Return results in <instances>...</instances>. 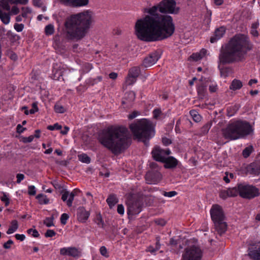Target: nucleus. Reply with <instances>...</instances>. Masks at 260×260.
<instances>
[{
	"label": "nucleus",
	"instance_id": "nucleus-55",
	"mask_svg": "<svg viewBox=\"0 0 260 260\" xmlns=\"http://www.w3.org/2000/svg\"><path fill=\"white\" fill-rule=\"evenodd\" d=\"M2 201L5 202V206H8L10 203L9 199L7 196L4 193L3 196L1 198Z\"/></svg>",
	"mask_w": 260,
	"mask_h": 260
},
{
	"label": "nucleus",
	"instance_id": "nucleus-54",
	"mask_svg": "<svg viewBox=\"0 0 260 260\" xmlns=\"http://www.w3.org/2000/svg\"><path fill=\"white\" fill-rule=\"evenodd\" d=\"M177 194V193L175 191H169V192H166V191L164 192V195L165 197H169V198L173 197L176 196Z\"/></svg>",
	"mask_w": 260,
	"mask_h": 260
},
{
	"label": "nucleus",
	"instance_id": "nucleus-53",
	"mask_svg": "<svg viewBox=\"0 0 260 260\" xmlns=\"http://www.w3.org/2000/svg\"><path fill=\"white\" fill-rule=\"evenodd\" d=\"M34 139V136L33 135L29 136L28 137H23L22 138V142L24 143H27L31 142Z\"/></svg>",
	"mask_w": 260,
	"mask_h": 260
},
{
	"label": "nucleus",
	"instance_id": "nucleus-32",
	"mask_svg": "<svg viewBox=\"0 0 260 260\" xmlns=\"http://www.w3.org/2000/svg\"><path fill=\"white\" fill-rule=\"evenodd\" d=\"M212 124V122L211 121L208 122L205 124H204L201 129V133L202 135H206L209 129H210Z\"/></svg>",
	"mask_w": 260,
	"mask_h": 260
},
{
	"label": "nucleus",
	"instance_id": "nucleus-62",
	"mask_svg": "<svg viewBox=\"0 0 260 260\" xmlns=\"http://www.w3.org/2000/svg\"><path fill=\"white\" fill-rule=\"evenodd\" d=\"M162 143L164 145L168 146L171 144L172 142L170 139L164 137L162 138Z\"/></svg>",
	"mask_w": 260,
	"mask_h": 260
},
{
	"label": "nucleus",
	"instance_id": "nucleus-10",
	"mask_svg": "<svg viewBox=\"0 0 260 260\" xmlns=\"http://www.w3.org/2000/svg\"><path fill=\"white\" fill-rule=\"evenodd\" d=\"M240 196L246 199H252L260 195L259 190L253 185L246 182L238 183Z\"/></svg>",
	"mask_w": 260,
	"mask_h": 260
},
{
	"label": "nucleus",
	"instance_id": "nucleus-51",
	"mask_svg": "<svg viewBox=\"0 0 260 260\" xmlns=\"http://www.w3.org/2000/svg\"><path fill=\"white\" fill-rule=\"evenodd\" d=\"M24 28V25L22 23L18 24V23H15L14 24V28L15 29L18 31L20 32L22 31Z\"/></svg>",
	"mask_w": 260,
	"mask_h": 260
},
{
	"label": "nucleus",
	"instance_id": "nucleus-11",
	"mask_svg": "<svg viewBox=\"0 0 260 260\" xmlns=\"http://www.w3.org/2000/svg\"><path fill=\"white\" fill-rule=\"evenodd\" d=\"M202 256L203 251L201 248L192 245L185 248L181 260H201Z\"/></svg>",
	"mask_w": 260,
	"mask_h": 260
},
{
	"label": "nucleus",
	"instance_id": "nucleus-9",
	"mask_svg": "<svg viewBox=\"0 0 260 260\" xmlns=\"http://www.w3.org/2000/svg\"><path fill=\"white\" fill-rule=\"evenodd\" d=\"M127 206V214L128 215H135L139 214L143 205V199L142 197L136 194H130L126 201Z\"/></svg>",
	"mask_w": 260,
	"mask_h": 260
},
{
	"label": "nucleus",
	"instance_id": "nucleus-59",
	"mask_svg": "<svg viewBox=\"0 0 260 260\" xmlns=\"http://www.w3.org/2000/svg\"><path fill=\"white\" fill-rule=\"evenodd\" d=\"M69 247L62 248L60 249V254L62 255H69Z\"/></svg>",
	"mask_w": 260,
	"mask_h": 260
},
{
	"label": "nucleus",
	"instance_id": "nucleus-39",
	"mask_svg": "<svg viewBox=\"0 0 260 260\" xmlns=\"http://www.w3.org/2000/svg\"><path fill=\"white\" fill-rule=\"evenodd\" d=\"M53 220V215H52V216L50 217H46V219L44 220V224H45L47 227L54 226Z\"/></svg>",
	"mask_w": 260,
	"mask_h": 260
},
{
	"label": "nucleus",
	"instance_id": "nucleus-29",
	"mask_svg": "<svg viewBox=\"0 0 260 260\" xmlns=\"http://www.w3.org/2000/svg\"><path fill=\"white\" fill-rule=\"evenodd\" d=\"M40 204H47L49 202V199L47 198L46 195L42 193L38 194L36 197Z\"/></svg>",
	"mask_w": 260,
	"mask_h": 260
},
{
	"label": "nucleus",
	"instance_id": "nucleus-24",
	"mask_svg": "<svg viewBox=\"0 0 260 260\" xmlns=\"http://www.w3.org/2000/svg\"><path fill=\"white\" fill-rule=\"evenodd\" d=\"M197 91L200 99H203L206 98L207 95V85L204 83H202L198 87Z\"/></svg>",
	"mask_w": 260,
	"mask_h": 260
},
{
	"label": "nucleus",
	"instance_id": "nucleus-49",
	"mask_svg": "<svg viewBox=\"0 0 260 260\" xmlns=\"http://www.w3.org/2000/svg\"><path fill=\"white\" fill-rule=\"evenodd\" d=\"M22 16L23 17L26 18L27 17V15L28 13H30L31 12V9L28 7H22Z\"/></svg>",
	"mask_w": 260,
	"mask_h": 260
},
{
	"label": "nucleus",
	"instance_id": "nucleus-63",
	"mask_svg": "<svg viewBox=\"0 0 260 260\" xmlns=\"http://www.w3.org/2000/svg\"><path fill=\"white\" fill-rule=\"evenodd\" d=\"M69 196V192L67 190H65L62 194L61 200L63 201L67 202V199Z\"/></svg>",
	"mask_w": 260,
	"mask_h": 260
},
{
	"label": "nucleus",
	"instance_id": "nucleus-61",
	"mask_svg": "<svg viewBox=\"0 0 260 260\" xmlns=\"http://www.w3.org/2000/svg\"><path fill=\"white\" fill-rule=\"evenodd\" d=\"M117 212L120 214V215H122L124 214V207L122 205L119 204L117 206Z\"/></svg>",
	"mask_w": 260,
	"mask_h": 260
},
{
	"label": "nucleus",
	"instance_id": "nucleus-16",
	"mask_svg": "<svg viewBox=\"0 0 260 260\" xmlns=\"http://www.w3.org/2000/svg\"><path fill=\"white\" fill-rule=\"evenodd\" d=\"M160 58V55L157 51H154L145 57L142 65L145 68H149L154 64Z\"/></svg>",
	"mask_w": 260,
	"mask_h": 260
},
{
	"label": "nucleus",
	"instance_id": "nucleus-48",
	"mask_svg": "<svg viewBox=\"0 0 260 260\" xmlns=\"http://www.w3.org/2000/svg\"><path fill=\"white\" fill-rule=\"evenodd\" d=\"M28 193L30 196H35L36 193V187L34 185H30L28 187Z\"/></svg>",
	"mask_w": 260,
	"mask_h": 260
},
{
	"label": "nucleus",
	"instance_id": "nucleus-64",
	"mask_svg": "<svg viewBox=\"0 0 260 260\" xmlns=\"http://www.w3.org/2000/svg\"><path fill=\"white\" fill-rule=\"evenodd\" d=\"M161 113V112L159 109H154L153 111V117L155 119H157L158 117L160 115Z\"/></svg>",
	"mask_w": 260,
	"mask_h": 260
},
{
	"label": "nucleus",
	"instance_id": "nucleus-23",
	"mask_svg": "<svg viewBox=\"0 0 260 260\" xmlns=\"http://www.w3.org/2000/svg\"><path fill=\"white\" fill-rule=\"evenodd\" d=\"M248 255L252 260H260V247L255 249H249Z\"/></svg>",
	"mask_w": 260,
	"mask_h": 260
},
{
	"label": "nucleus",
	"instance_id": "nucleus-58",
	"mask_svg": "<svg viewBox=\"0 0 260 260\" xmlns=\"http://www.w3.org/2000/svg\"><path fill=\"white\" fill-rule=\"evenodd\" d=\"M140 114V112L137 111H133L131 114H129L128 116V118L129 119H133L136 117L138 115Z\"/></svg>",
	"mask_w": 260,
	"mask_h": 260
},
{
	"label": "nucleus",
	"instance_id": "nucleus-42",
	"mask_svg": "<svg viewBox=\"0 0 260 260\" xmlns=\"http://www.w3.org/2000/svg\"><path fill=\"white\" fill-rule=\"evenodd\" d=\"M9 3H10L7 0H3L1 2V6L3 9L6 10L7 11H10V6Z\"/></svg>",
	"mask_w": 260,
	"mask_h": 260
},
{
	"label": "nucleus",
	"instance_id": "nucleus-14",
	"mask_svg": "<svg viewBox=\"0 0 260 260\" xmlns=\"http://www.w3.org/2000/svg\"><path fill=\"white\" fill-rule=\"evenodd\" d=\"M161 174L157 170H150L145 175V179L148 184H156L161 180Z\"/></svg>",
	"mask_w": 260,
	"mask_h": 260
},
{
	"label": "nucleus",
	"instance_id": "nucleus-36",
	"mask_svg": "<svg viewBox=\"0 0 260 260\" xmlns=\"http://www.w3.org/2000/svg\"><path fill=\"white\" fill-rule=\"evenodd\" d=\"M206 52V50L205 49H203L201 52V53H193L191 56L190 57L195 61H198L199 60H200L202 59L203 57V55L201 54V53H203V54H204Z\"/></svg>",
	"mask_w": 260,
	"mask_h": 260
},
{
	"label": "nucleus",
	"instance_id": "nucleus-38",
	"mask_svg": "<svg viewBox=\"0 0 260 260\" xmlns=\"http://www.w3.org/2000/svg\"><path fill=\"white\" fill-rule=\"evenodd\" d=\"M54 111L57 113H63L66 112V109L63 106L56 103L54 106Z\"/></svg>",
	"mask_w": 260,
	"mask_h": 260
},
{
	"label": "nucleus",
	"instance_id": "nucleus-19",
	"mask_svg": "<svg viewBox=\"0 0 260 260\" xmlns=\"http://www.w3.org/2000/svg\"><path fill=\"white\" fill-rule=\"evenodd\" d=\"M246 173L258 175L260 174V161L252 162L245 167Z\"/></svg>",
	"mask_w": 260,
	"mask_h": 260
},
{
	"label": "nucleus",
	"instance_id": "nucleus-44",
	"mask_svg": "<svg viewBox=\"0 0 260 260\" xmlns=\"http://www.w3.org/2000/svg\"><path fill=\"white\" fill-rule=\"evenodd\" d=\"M11 4H21L26 5L27 4L28 0H7Z\"/></svg>",
	"mask_w": 260,
	"mask_h": 260
},
{
	"label": "nucleus",
	"instance_id": "nucleus-43",
	"mask_svg": "<svg viewBox=\"0 0 260 260\" xmlns=\"http://www.w3.org/2000/svg\"><path fill=\"white\" fill-rule=\"evenodd\" d=\"M69 198L67 202V204L68 207H71L72 205L73 201H74V197L75 196V193L74 191L72 192L69 194Z\"/></svg>",
	"mask_w": 260,
	"mask_h": 260
},
{
	"label": "nucleus",
	"instance_id": "nucleus-4",
	"mask_svg": "<svg viewBox=\"0 0 260 260\" xmlns=\"http://www.w3.org/2000/svg\"><path fill=\"white\" fill-rule=\"evenodd\" d=\"M221 132L225 139L232 141L249 135L253 132V128L249 122L238 120L229 122L225 127L222 128Z\"/></svg>",
	"mask_w": 260,
	"mask_h": 260
},
{
	"label": "nucleus",
	"instance_id": "nucleus-3",
	"mask_svg": "<svg viewBox=\"0 0 260 260\" xmlns=\"http://www.w3.org/2000/svg\"><path fill=\"white\" fill-rule=\"evenodd\" d=\"M91 21V12L89 11L72 15L64 23L66 38L68 40H82L87 34Z\"/></svg>",
	"mask_w": 260,
	"mask_h": 260
},
{
	"label": "nucleus",
	"instance_id": "nucleus-35",
	"mask_svg": "<svg viewBox=\"0 0 260 260\" xmlns=\"http://www.w3.org/2000/svg\"><path fill=\"white\" fill-rule=\"evenodd\" d=\"M220 75L224 78L227 77L232 73L230 68H222L220 69Z\"/></svg>",
	"mask_w": 260,
	"mask_h": 260
},
{
	"label": "nucleus",
	"instance_id": "nucleus-22",
	"mask_svg": "<svg viewBox=\"0 0 260 260\" xmlns=\"http://www.w3.org/2000/svg\"><path fill=\"white\" fill-rule=\"evenodd\" d=\"M162 162L165 163V167L168 169L175 168L178 165V160L173 156L166 157Z\"/></svg>",
	"mask_w": 260,
	"mask_h": 260
},
{
	"label": "nucleus",
	"instance_id": "nucleus-20",
	"mask_svg": "<svg viewBox=\"0 0 260 260\" xmlns=\"http://www.w3.org/2000/svg\"><path fill=\"white\" fill-rule=\"evenodd\" d=\"M90 215V212L85 209L84 207H79L77 209V217L79 221L85 222Z\"/></svg>",
	"mask_w": 260,
	"mask_h": 260
},
{
	"label": "nucleus",
	"instance_id": "nucleus-6",
	"mask_svg": "<svg viewBox=\"0 0 260 260\" xmlns=\"http://www.w3.org/2000/svg\"><path fill=\"white\" fill-rule=\"evenodd\" d=\"M131 144V139L127 128L115 126V155L127 149Z\"/></svg>",
	"mask_w": 260,
	"mask_h": 260
},
{
	"label": "nucleus",
	"instance_id": "nucleus-41",
	"mask_svg": "<svg viewBox=\"0 0 260 260\" xmlns=\"http://www.w3.org/2000/svg\"><path fill=\"white\" fill-rule=\"evenodd\" d=\"M106 202L110 209L114 207V194H111L107 198Z\"/></svg>",
	"mask_w": 260,
	"mask_h": 260
},
{
	"label": "nucleus",
	"instance_id": "nucleus-46",
	"mask_svg": "<svg viewBox=\"0 0 260 260\" xmlns=\"http://www.w3.org/2000/svg\"><path fill=\"white\" fill-rule=\"evenodd\" d=\"M62 128L61 125H59L58 123H55L54 125H50L47 126V129L50 131H53L54 129L60 130Z\"/></svg>",
	"mask_w": 260,
	"mask_h": 260
},
{
	"label": "nucleus",
	"instance_id": "nucleus-26",
	"mask_svg": "<svg viewBox=\"0 0 260 260\" xmlns=\"http://www.w3.org/2000/svg\"><path fill=\"white\" fill-rule=\"evenodd\" d=\"M226 194L229 197H236L238 194L240 196V191L238 187V183L237 186L235 187L229 188L226 190Z\"/></svg>",
	"mask_w": 260,
	"mask_h": 260
},
{
	"label": "nucleus",
	"instance_id": "nucleus-27",
	"mask_svg": "<svg viewBox=\"0 0 260 260\" xmlns=\"http://www.w3.org/2000/svg\"><path fill=\"white\" fill-rule=\"evenodd\" d=\"M18 228V221L16 220H13L11 222V226L7 231V234H11L15 232Z\"/></svg>",
	"mask_w": 260,
	"mask_h": 260
},
{
	"label": "nucleus",
	"instance_id": "nucleus-28",
	"mask_svg": "<svg viewBox=\"0 0 260 260\" xmlns=\"http://www.w3.org/2000/svg\"><path fill=\"white\" fill-rule=\"evenodd\" d=\"M0 18L4 24H7L10 20V14L3 12L0 10Z\"/></svg>",
	"mask_w": 260,
	"mask_h": 260
},
{
	"label": "nucleus",
	"instance_id": "nucleus-1",
	"mask_svg": "<svg viewBox=\"0 0 260 260\" xmlns=\"http://www.w3.org/2000/svg\"><path fill=\"white\" fill-rule=\"evenodd\" d=\"M159 5L149 9L150 14L138 19L135 24V34L143 41L154 42L171 37L175 31V25L171 16L156 13Z\"/></svg>",
	"mask_w": 260,
	"mask_h": 260
},
{
	"label": "nucleus",
	"instance_id": "nucleus-18",
	"mask_svg": "<svg viewBox=\"0 0 260 260\" xmlns=\"http://www.w3.org/2000/svg\"><path fill=\"white\" fill-rule=\"evenodd\" d=\"M65 5L73 7H81L87 6L89 0H59Z\"/></svg>",
	"mask_w": 260,
	"mask_h": 260
},
{
	"label": "nucleus",
	"instance_id": "nucleus-5",
	"mask_svg": "<svg viewBox=\"0 0 260 260\" xmlns=\"http://www.w3.org/2000/svg\"><path fill=\"white\" fill-rule=\"evenodd\" d=\"M129 128L133 134L134 139L143 142L147 145L149 140L155 135L154 125L147 119H141L132 123Z\"/></svg>",
	"mask_w": 260,
	"mask_h": 260
},
{
	"label": "nucleus",
	"instance_id": "nucleus-52",
	"mask_svg": "<svg viewBox=\"0 0 260 260\" xmlns=\"http://www.w3.org/2000/svg\"><path fill=\"white\" fill-rule=\"evenodd\" d=\"M100 253L101 254L106 257H109V255L107 253V250L106 248V247L105 246H102L101 248H100Z\"/></svg>",
	"mask_w": 260,
	"mask_h": 260
},
{
	"label": "nucleus",
	"instance_id": "nucleus-12",
	"mask_svg": "<svg viewBox=\"0 0 260 260\" xmlns=\"http://www.w3.org/2000/svg\"><path fill=\"white\" fill-rule=\"evenodd\" d=\"M176 3L174 0H163L159 4V11L161 13L177 14L179 8L176 7Z\"/></svg>",
	"mask_w": 260,
	"mask_h": 260
},
{
	"label": "nucleus",
	"instance_id": "nucleus-30",
	"mask_svg": "<svg viewBox=\"0 0 260 260\" xmlns=\"http://www.w3.org/2000/svg\"><path fill=\"white\" fill-rule=\"evenodd\" d=\"M74 257H79L81 255V252L78 249L74 247H69V255Z\"/></svg>",
	"mask_w": 260,
	"mask_h": 260
},
{
	"label": "nucleus",
	"instance_id": "nucleus-15",
	"mask_svg": "<svg viewBox=\"0 0 260 260\" xmlns=\"http://www.w3.org/2000/svg\"><path fill=\"white\" fill-rule=\"evenodd\" d=\"M136 93L133 91L126 92L122 101V106L125 109L132 108L134 101L135 100Z\"/></svg>",
	"mask_w": 260,
	"mask_h": 260
},
{
	"label": "nucleus",
	"instance_id": "nucleus-34",
	"mask_svg": "<svg viewBox=\"0 0 260 260\" xmlns=\"http://www.w3.org/2000/svg\"><path fill=\"white\" fill-rule=\"evenodd\" d=\"M79 160L85 164H89L90 162V158L85 153H82L78 155Z\"/></svg>",
	"mask_w": 260,
	"mask_h": 260
},
{
	"label": "nucleus",
	"instance_id": "nucleus-50",
	"mask_svg": "<svg viewBox=\"0 0 260 260\" xmlns=\"http://www.w3.org/2000/svg\"><path fill=\"white\" fill-rule=\"evenodd\" d=\"M56 235V233L52 230H47L45 234L46 237H52Z\"/></svg>",
	"mask_w": 260,
	"mask_h": 260
},
{
	"label": "nucleus",
	"instance_id": "nucleus-60",
	"mask_svg": "<svg viewBox=\"0 0 260 260\" xmlns=\"http://www.w3.org/2000/svg\"><path fill=\"white\" fill-rule=\"evenodd\" d=\"M150 167L151 168V170H157L158 171L160 170V168L158 167L157 164L154 162L150 163Z\"/></svg>",
	"mask_w": 260,
	"mask_h": 260
},
{
	"label": "nucleus",
	"instance_id": "nucleus-17",
	"mask_svg": "<svg viewBox=\"0 0 260 260\" xmlns=\"http://www.w3.org/2000/svg\"><path fill=\"white\" fill-rule=\"evenodd\" d=\"M140 74V68L138 67H134L129 70L128 77L126 79V83L128 85L133 84Z\"/></svg>",
	"mask_w": 260,
	"mask_h": 260
},
{
	"label": "nucleus",
	"instance_id": "nucleus-2",
	"mask_svg": "<svg viewBox=\"0 0 260 260\" xmlns=\"http://www.w3.org/2000/svg\"><path fill=\"white\" fill-rule=\"evenodd\" d=\"M249 38L243 34L234 36L220 50L219 61L222 64L243 61L247 52L252 49Z\"/></svg>",
	"mask_w": 260,
	"mask_h": 260
},
{
	"label": "nucleus",
	"instance_id": "nucleus-47",
	"mask_svg": "<svg viewBox=\"0 0 260 260\" xmlns=\"http://www.w3.org/2000/svg\"><path fill=\"white\" fill-rule=\"evenodd\" d=\"M69 218V216L67 213H63L60 217V222L62 224L65 225L67 223L68 219Z\"/></svg>",
	"mask_w": 260,
	"mask_h": 260
},
{
	"label": "nucleus",
	"instance_id": "nucleus-8",
	"mask_svg": "<svg viewBox=\"0 0 260 260\" xmlns=\"http://www.w3.org/2000/svg\"><path fill=\"white\" fill-rule=\"evenodd\" d=\"M99 142L114 153V126L103 129L98 136Z\"/></svg>",
	"mask_w": 260,
	"mask_h": 260
},
{
	"label": "nucleus",
	"instance_id": "nucleus-25",
	"mask_svg": "<svg viewBox=\"0 0 260 260\" xmlns=\"http://www.w3.org/2000/svg\"><path fill=\"white\" fill-rule=\"evenodd\" d=\"M243 86L242 82L237 79H234L230 86V89L233 90H236L240 89Z\"/></svg>",
	"mask_w": 260,
	"mask_h": 260
},
{
	"label": "nucleus",
	"instance_id": "nucleus-21",
	"mask_svg": "<svg viewBox=\"0 0 260 260\" xmlns=\"http://www.w3.org/2000/svg\"><path fill=\"white\" fill-rule=\"evenodd\" d=\"M225 32V28L223 26L220 27L215 29L214 36L210 38V42L213 43L222 38Z\"/></svg>",
	"mask_w": 260,
	"mask_h": 260
},
{
	"label": "nucleus",
	"instance_id": "nucleus-37",
	"mask_svg": "<svg viewBox=\"0 0 260 260\" xmlns=\"http://www.w3.org/2000/svg\"><path fill=\"white\" fill-rule=\"evenodd\" d=\"M253 147L252 146H249L248 147H246L242 152V155L244 158H247L249 157L252 152Z\"/></svg>",
	"mask_w": 260,
	"mask_h": 260
},
{
	"label": "nucleus",
	"instance_id": "nucleus-40",
	"mask_svg": "<svg viewBox=\"0 0 260 260\" xmlns=\"http://www.w3.org/2000/svg\"><path fill=\"white\" fill-rule=\"evenodd\" d=\"M45 34L47 35H51L54 32V26L52 24H48L46 26L45 28Z\"/></svg>",
	"mask_w": 260,
	"mask_h": 260
},
{
	"label": "nucleus",
	"instance_id": "nucleus-33",
	"mask_svg": "<svg viewBox=\"0 0 260 260\" xmlns=\"http://www.w3.org/2000/svg\"><path fill=\"white\" fill-rule=\"evenodd\" d=\"M189 114L195 122H198L201 121L202 117L200 114H199L197 111L194 110H191L190 111Z\"/></svg>",
	"mask_w": 260,
	"mask_h": 260
},
{
	"label": "nucleus",
	"instance_id": "nucleus-31",
	"mask_svg": "<svg viewBox=\"0 0 260 260\" xmlns=\"http://www.w3.org/2000/svg\"><path fill=\"white\" fill-rule=\"evenodd\" d=\"M53 78L54 80H60V77L63 75V71L61 69L58 70L55 68L53 70Z\"/></svg>",
	"mask_w": 260,
	"mask_h": 260
},
{
	"label": "nucleus",
	"instance_id": "nucleus-7",
	"mask_svg": "<svg viewBox=\"0 0 260 260\" xmlns=\"http://www.w3.org/2000/svg\"><path fill=\"white\" fill-rule=\"evenodd\" d=\"M210 214L216 231L221 235L227 229V224L221 207L217 204L213 205L210 210Z\"/></svg>",
	"mask_w": 260,
	"mask_h": 260
},
{
	"label": "nucleus",
	"instance_id": "nucleus-13",
	"mask_svg": "<svg viewBox=\"0 0 260 260\" xmlns=\"http://www.w3.org/2000/svg\"><path fill=\"white\" fill-rule=\"evenodd\" d=\"M170 153L171 151L169 149H162L158 146H155L151 152L153 159L156 161L162 162L166 158V156Z\"/></svg>",
	"mask_w": 260,
	"mask_h": 260
},
{
	"label": "nucleus",
	"instance_id": "nucleus-57",
	"mask_svg": "<svg viewBox=\"0 0 260 260\" xmlns=\"http://www.w3.org/2000/svg\"><path fill=\"white\" fill-rule=\"evenodd\" d=\"M13 244V241L10 239L7 242L5 243L3 245V247L5 249H10L11 248V245Z\"/></svg>",
	"mask_w": 260,
	"mask_h": 260
},
{
	"label": "nucleus",
	"instance_id": "nucleus-56",
	"mask_svg": "<svg viewBox=\"0 0 260 260\" xmlns=\"http://www.w3.org/2000/svg\"><path fill=\"white\" fill-rule=\"evenodd\" d=\"M26 129V128L25 127H22V126L20 124H19L17 125L16 132L18 134L22 133Z\"/></svg>",
	"mask_w": 260,
	"mask_h": 260
},
{
	"label": "nucleus",
	"instance_id": "nucleus-45",
	"mask_svg": "<svg viewBox=\"0 0 260 260\" xmlns=\"http://www.w3.org/2000/svg\"><path fill=\"white\" fill-rule=\"evenodd\" d=\"M95 222L99 226L103 227L104 222L101 214H99L96 215V218L95 219Z\"/></svg>",
	"mask_w": 260,
	"mask_h": 260
}]
</instances>
